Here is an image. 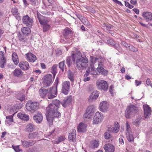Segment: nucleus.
Listing matches in <instances>:
<instances>
[{
	"label": "nucleus",
	"mask_w": 152,
	"mask_h": 152,
	"mask_svg": "<svg viewBox=\"0 0 152 152\" xmlns=\"http://www.w3.org/2000/svg\"><path fill=\"white\" fill-rule=\"evenodd\" d=\"M71 57L78 69L83 70L86 68L88 62V59L86 56H83L80 51H77L75 53H72Z\"/></svg>",
	"instance_id": "obj_1"
},
{
	"label": "nucleus",
	"mask_w": 152,
	"mask_h": 152,
	"mask_svg": "<svg viewBox=\"0 0 152 152\" xmlns=\"http://www.w3.org/2000/svg\"><path fill=\"white\" fill-rule=\"evenodd\" d=\"M58 109L54 105L50 104L46 108V118L50 126L53 125V120L55 118L61 116V114L58 112Z\"/></svg>",
	"instance_id": "obj_2"
},
{
	"label": "nucleus",
	"mask_w": 152,
	"mask_h": 152,
	"mask_svg": "<svg viewBox=\"0 0 152 152\" xmlns=\"http://www.w3.org/2000/svg\"><path fill=\"white\" fill-rule=\"evenodd\" d=\"M138 112L137 108L133 105L128 106L125 111V116L127 118L133 116Z\"/></svg>",
	"instance_id": "obj_3"
},
{
	"label": "nucleus",
	"mask_w": 152,
	"mask_h": 152,
	"mask_svg": "<svg viewBox=\"0 0 152 152\" xmlns=\"http://www.w3.org/2000/svg\"><path fill=\"white\" fill-rule=\"evenodd\" d=\"M39 104L37 102H32L30 101L26 104V109L29 111L34 113L39 108Z\"/></svg>",
	"instance_id": "obj_4"
},
{
	"label": "nucleus",
	"mask_w": 152,
	"mask_h": 152,
	"mask_svg": "<svg viewBox=\"0 0 152 152\" xmlns=\"http://www.w3.org/2000/svg\"><path fill=\"white\" fill-rule=\"evenodd\" d=\"M53 80V76L51 74L45 75L43 79L42 83L45 87H48L51 84Z\"/></svg>",
	"instance_id": "obj_5"
},
{
	"label": "nucleus",
	"mask_w": 152,
	"mask_h": 152,
	"mask_svg": "<svg viewBox=\"0 0 152 152\" xmlns=\"http://www.w3.org/2000/svg\"><path fill=\"white\" fill-rule=\"evenodd\" d=\"M90 74L94 76H94V77H96V75H98V72L95 69L93 64H90L89 67L86 71V73L84 75V77H86Z\"/></svg>",
	"instance_id": "obj_6"
},
{
	"label": "nucleus",
	"mask_w": 152,
	"mask_h": 152,
	"mask_svg": "<svg viewBox=\"0 0 152 152\" xmlns=\"http://www.w3.org/2000/svg\"><path fill=\"white\" fill-rule=\"evenodd\" d=\"M70 87V82L69 81H65L62 84L61 91L65 95H67Z\"/></svg>",
	"instance_id": "obj_7"
},
{
	"label": "nucleus",
	"mask_w": 152,
	"mask_h": 152,
	"mask_svg": "<svg viewBox=\"0 0 152 152\" xmlns=\"http://www.w3.org/2000/svg\"><path fill=\"white\" fill-rule=\"evenodd\" d=\"M96 85L99 89H102L104 91H106L108 88L107 83L106 81L104 80H99L96 82Z\"/></svg>",
	"instance_id": "obj_8"
},
{
	"label": "nucleus",
	"mask_w": 152,
	"mask_h": 152,
	"mask_svg": "<svg viewBox=\"0 0 152 152\" xmlns=\"http://www.w3.org/2000/svg\"><path fill=\"white\" fill-rule=\"evenodd\" d=\"M90 58V62H91L93 64L96 63V64H97L98 66L103 65L104 59L101 56L95 57L92 56H91Z\"/></svg>",
	"instance_id": "obj_9"
},
{
	"label": "nucleus",
	"mask_w": 152,
	"mask_h": 152,
	"mask_svg": "<svg viewBox=\"0 0 152 152\" xmlns=\"http://www.w3.org/2000/svg\"><path fill=\"white\" fill-rule=\"evenodd\" d=\"M57 94V87H50L48 89V97L49 99L53 98L56 97Z\"/></svg>",
	"instance_id": "obj_10"
},
{
	"label": "nucleus",
	"mask_w": 152,
	"mask_h": 152,
	"mask_svg": "<svg viewBox=\"0 0 152 152\" xmlns=\"http://www.w3.org/2000/svg\"><path fill=\"white\" fill-rule=\"evenodd\" d=\"M94 110V106L92 105L89 106L86 110V113L84 115L83 117L85 118H90L93 115Z\"/></svg>",
	"instance_id": "obj_11"
},
{
	"label": "nucleus",
	"mask_w": 152,
	"mask_h": 152,
	"mask_svg": "<svg viewBox=\"0 0 152 152\" xmlns=\"http://www.w3.org/2000/svg\"><path fill=\"white\" fill-rule=\"evenodd\" d=\"M22 20L23 23L28 27H31L33 23L32 19L29 17L28 15L23 16Z\"/></svg>",
	"instance_id": "obj_12"
},
{
	"label": "nucleus",
	"mask_w": 152,
	"mask_h": 152,
	"mask_svg": "<svg viewBox=\"0 0 152 152\" xmlns=\"http://www.w3.org/2000/svg\"><path fill=\"white\" fill-rule=\"evenodd\" d=\"M103 118V115L99 112H97L94 115L93 121L94 124H98L101 122Z\"/></svg>",
	"instance_id": "obj_13"
},
{
	"label": "nucleus",
	"mask_w": 152,
	"mask_h": 152,
	"mask_svg": "<svg viewBox=\"0 0 152 152\" xmlns=\"http://www.w3.org/2000/svg\"><path fill=\"white\" fill-rule=\"evenodd\" d=\"M37 17L38 18L39 22L42 25L47 23L48 22V18L41 15L38 12H37Z\"/></svg>",
	"instance_id": "obj_14"
},
{
	"label": "nucleus",
	"mask_w": 152,
	"mask_h": 152,
	"mask_svg": "<svg viewBox=\"0 0 152 152\" xmlns=\"http://www.w3.org/2000/svg\"><path fill=\"white\" fill-rule=\"evenodd\" d=\"M36 142V141L35 140L22 141V145L23 147H28L34 145Z\"/></svg>",
	"instance_id": "obj_15"
},
{
	"label": "nucleus",
	"mask_w": 152,
	"mask_h": 152,
	"mask_svg": "<svg viewBox=\"0 0 152 152\" xmlns=\"http://www.w3.org/2000/svg\"><path fill=\"white\" fill-rule=\"evenodd\" d=\"M144 115L145 118L148 117L151 114V108L148 105H143Z\"/></svg>",
	"instance_id": "obj_16"
},
{
	"label": "nucleus",
	"mask_w": 152,
	"mask_h": 152,
	"mask_svg": "<svg viewBox=\"0 0 152 152\" xmlns=\"http://www.w3.org/2000/svg\"><path fill=\"white\" fill-rule=\"evenodd\" d=\"M142 15L144 19L147 22L152 20V14L151 12H143Z\"/></svg>",
	"instance_id": "obj_17"
},
{
	"label": "nucleus",
	"mask_w": 152,
	"mask_h": 152,
	"mask_svg": "<svg viewBox=\"0 0 152 152\" xmlns=\"http://www.w3.org/2000/svg\"><path fill=\"white\" fill-rule=\"evenodd\" d=\"M104 148L105 152H114L115 151L114 146L110 144L105 145L104 146Z\"/></svg>",
	"instance_id": "obj_18"
},
{
	"label": "nucleus",
	"mask_w": 152,
	"mask_h": 152,
	"mask_svg": "<svg viewBox=\"0 0 152 152\" xmlns=\"http://www.w3.org/2000/svg\"><path fill=\"white\" fill-rule=\"evenodd\" d=\"M26 56L27 60L29 62H34L37 59L36 56L31 53H28L26 54Z\"/></svg>",
	"instance_id": "obj_19"
},
{
	"label": "nucleus",
	"mask_w": 152,
	"mask_h": 152,
	"mask_svg": "<svg viewBox=\"0 0 152 152\" xmlns=\"http://www.w3.org/2000/svg\"><path fill=\"white\" fill-rule=\"evenodd\" d=\"M19 66L21 69L24 70L28 69L29 68L28 62L25 61L20 62L19 63Z\"/></svg>",
	"instance_id": "obj_20"
},
{
	"label": "nucleus",
	"mask_w": 152,
	"mask_h": 152,
	"mask_svg": "<svg viewBox=\"0 0 152 152\" xmlns=\"http://www.w3.org/2000/svg\"><path fill=\"white\" fill-rule=\"evenodd\" d=\"M33 119L36 123H40L42 120L43 116L41 113L38 112L37 114L34 115Z\"/></svg>",
	"instance_id": "obj_21"
},
{
	"label": "nucleus",
	"mask_w": 152,
	"mask_h": 152,
	"mask_svg": "<svg viewBox=\"0 0 152 152\" xmlns=\"http://www.w3.org/2000/svg\"><path fill=\"white\" fill-rule=\"evenodd\" d=\"M119 128V124L117 122H115L114 127L109 128L108 129L110 131V132L116 133L118 132Z\"/></svg>",
	"instance_id": "obj_22"
},
{
	"label": "nucleus",
	"mask_w": 152,
	"mask_h": 152,
	"mask_svg": "<svg viewBox=\"0 0 152 152\" xmlns=\"http://www.w3.org/2000/svg\"><path fill=\"white\" fill-rule=\"evenodd\" d=\"M108 104L106 102H101L100 104V110L104 112H106L108 108Z\"/></svg>",
	"instance_id": "obj_23"
},
{
	"label": "nucleus",
	"mask_w": 152,
	"mask_h": 152,
	"mask_svg": "<svg viewBox=\"0 0 152 152\" xmlns=\"http://www.w3.org/2000/svg\"><path fill=\"white\" fill-rule=\"evenodd\" d=\"M39 137V133L37 132L30 133L28 135V138L30 140H34L36 139H38Z\"/></svg>",
	"instance_id": "obj_24"
},
{
	"label": "nucleus",
	"mask_w": 152,
	"mask_h": 152,
	"mask_svg": "<svg viewBox=\"0 0 152 152\" xmlns=\"http://www.w3.org/2000/svg\"><path fill=\"white\" fill-rule=\"evenodd\" d=\"M86 125L83 123H81L77 127V131L78 132H84L86 131Z\"/></svg>",
	"instance_id": "obj_25"
},
{
	"label": "nucleus",
	"mask_w": 152,
	"mask_h": 152,
	"mask_svg": "<svg viewBox=\"0 0 152 152\" xmlns=\"http://www.w3.org/2000/svg\"><path fill=\"white\" fill-rule=\"evenodd\" d=\"M99 93L97 91H93L90 96L89 100H95L99 96Z\"/></svg>",
	"instance_id": "obj_26"
},
{
	"label": "nucleus",
	"mask_w": 152,
	"mask_h": 152,
	"mask_svg": "<svg viewBox=\"0 0 152 152\" xmlns=\"http://www.w3.org/2000/svg\"><path fill=\"white\" fill-rule=\"evenodd\" d=\"M35 130V125L31 123L28 124L26 127V132H29L33 131Z\"/></svg>",
	"instance_id": "obj_27"
},
{
	"label": "nucleus",
	"mask_w": 152,
	"mask_h": 152,
	"mask_svg": "<svg viewBox=\"0 0 152 152\" xmlns=\"http://www.w3.org/2000/svg\"><path fill=\"white\" fill-rule=\"evenodd\" d=\"M103 66V65L98 66V67L96 69L98 71L99 73H101L103 75H106L108 72L107 70L104 69Z\"/></svg>",
	"instance_id": "obj_28"
},
{
	"label": "nucleus",
	"mask_w": 152,
	"mask_h": 152,
	"mask_svg": "<svg viewBox=\"0 0 152 152\" xmlns=\"http://www.w3.org/2000/svg\"><path fill=\"white\" fill-rule=\"evenodd\" d=\"M39 92L41 97L43 98L47 94L48 95V89H45L42 87L39 89Z\"/></svg>",
	"instance_id": "obj_29"
},
{
	"label": "nucleus",
	"mask_w": 152,
	"mask_h": 152,
	"mask_svg": "<svg viewBox=\"0 0 152 152\" xmlns=\"http://www.w3.org/2000/svg\"><path fill=\"white\" fill-rule=\"evenodd\" d=\"M72 98L71 96H69L64 100V102L62 103V106L66 107L71 102Z\"/></svg>",
	"instance_id": "obj_30"
},
{
	"label": "nucleus",
	"mask_w": 152,
	"mask_h": 152,
	"mask_svg": "<svg viewBox=\"0 0 152 152\" xmlns=\"http://www.w3.org/2000/svg\"><path fill=\"white\" fill-rule=\"evenodd\" d=\"M18 117L22 119L28 121L29 119V117L28 115L22 113H19L18 114Z\"/></svg>",
	"instance_id": "obj_31"
},
{
	"label": "nucleus",
	"mask_w": 152,
	"mask_h": 152,
	"mask_svg": "<svg viewBox=\"0 0 152 152\" xmlns=\"http://www.w3.org/2000/svg\"><path fill=\"white\" fill-rule=\"evenodd\" d=\"M13 74L14 75L20 77L23 74V72L20 69H16L13 72Z\"/></svg>",
	"instance_id": "obj_32"
},
{
	"label": "nucleus",
	"mask_w": 152,
	"mask_h": 152,
	"mask_svg": "<svg viewBox=\"0 0 152 152\" xmlns=\"http://www.w3.org/2000/svg\"><path fill=\"white\" fill-rule=\"evenodd\" d=\"M76 137V131L73 130V132L69 134L68 139L72 142H74Z\"/></svg>",
	"instance_id": "obj_33"
},
{
	"label": "nucleus",
	"mask_w": 152,
	"mask_h": 152,
	"mask_svg": "<svg viewBox=\"0 0 152 152\" xmlns=\"http://www.w3.org/2000/svg\"><path fill=\"white\" fill-rule=\"evenodd\" d=\"M72 33V30L69 28L68 27L64 29L63 34L65 36H66L69 34H71Z\"/></svg>",
	"instance_id": "obj_34"
},
{
	"label": "nucleus",
	"mask_w": 152,
	"mask_h": 152,
	"mask_svg": "<svg viewBox=\"0 0 152 152\" xmlns=\"http://www.w3.org/2000/svg\"><path fill=\"white\" fill-rule=\"evenodd\" d=\"M12 59L15 64L16 65H17L19 62V61L18 57L16 53H14L12 54Z\"/></svg>",
	"instance_id": "obj_35"
},
{
	"label": "nucleus",
	"mask_w": 152,
	"mask_h": 152,
	"mask_svg": "<svg viewBox=\"0 0 152 152\" xmlns=\"http://www.w3.org/2000/svg\"><path fill=\"white\" fill-rule=\"evenodd\" d=\"M74 74L73 72L70 71H68V77L72 82H73L74 80Z\"/></svg>",
	"instance_id": "obj_36"
},
{
	"label": "nucleus",
	"mask_w": 152,
	"mask_h": 152,
	"mask_svg": "<svg viewBox=\"0 0 152 152\" xmlns=\"http://www.w3.org/2000/svg\"><path fill=\"white\" fill-rule=\"evenodd\" d=\"M60 102L58 100L55 99L53 101L52 103L50 104V105H54L55 106L58 108L60 105Z\"/></svg>",
	"instance_id": "obj_37"
},
{
	"label": "nucleus",
	"mask_w": 152,
	"mask_h": 152,
	"mask_svg": "<svg viewBox=\"0 0 152 152\" xmlns=\"http://www.w3.org/2000/svg\"><path fill=\"white\" fill-rule=\"evenodd\" d=\"M57 66L58 65L57 64H55L51 68V72L53 75L54 77L57 73L56 70Z\"/></svg>",
	"instance_id": "obj_38"
},
{
	"label": "nucleus",
	"mask_w": 152,
	"mask_h": 152,
	"mask_svg": "<svg viewBox=\"0 0 152 152\" xmlns=\"http://www.w3.org/2000/svg\"><path fill=\"white\" fill-rule=\"evenodd\" d=\"M21 31L24 34H27L30 32V30L28 27H23L21 29Z\"/></svg>",
	"instance_id": "obj_39"
},
{
	"label": "nucleus",
	"mask_w": 152,
	"mask_h": 152,
	"mask_svg": "<svg viewBox=\"0 0 152 152\" xmlns=\"http://www.w3.org/2000/svg\"><path fill=\"white\" fill-rule=\"evenodd\" d=\"M99 143L96 140H93L92 141V143L91 145V148H95L98 146Z\"/></svg>",
	"instance_id": "obj_40"
},
{
	"label": "nucleus",
	"mask_w": 152,
	"mask_h": 152,
	"mask_svg": "<svg viewBox=\"0 0 152 152\" xmlns=\"http://www.w3.org/2000/svg\"><path fill=\"white\" fill-rule=\"evenodd\" d=\"M110 131L108 129L104 133V137L106 139H110L112 137L111 135L110 134Z\"/></svg>",
	"instance_id": "obj_41"
},
{
	"label": "nucleus",
	"mask_w": 152,
	"mask_h": 152,
	"mask_svg": "<svg viewBox=\"0 0 152 152\" xmlns=\"http://www.w3.org/2000/svg\"><path fill=\"white\" fill-rule=\"evenodd\" d=\"M126 134L131 133L130 126L127 122L126 123Z\"/></svg>",
	"instance_id": "obj_42"
},
{
	"label": "nucleus",
	"mask_w": 152,
	"mask_h": 152,
	"mask_svg": "<svg viewBox=\"0 0 152 152\" xmlns=\"http://www.w3.org/2000/svg\"><path fill=\"white\" fill-rule=\"evenodd\" d=\"M6 118L7 119V124L9 125H10V122H12L13 121L12 115L7 116H6Z\"/></svg>",
	"instance_id": "obj_43"
},
{
	"label": "nucleus",
	"mask_w": 152,
	"mask_h": 152,
	"mask_svg": "<svg viewBox=\"0 0 152 152\" xmlns=\"http://www.w3.org/2000/svg\"><path fill=\"white\" fill-rule=\"evenodd\" d=\"M43 26V31H46L49 30L50 28V26L47 23L42 25Z\"/></svg>",
	"instance_id": "obj_44"
},
{
	"label": "nucleus",
	"mask_w": 152,
	"mask_h": 152,
	"mask_svg": "<svg viewBox=\"0 0 152 152\" xmlns=\"http://www.w3.org/2000/svg\"><path fill=\"white\" fill-rule=\"evenodd\" d=\"M128 140L129 141H132L134 140V138L131 133L126 134Z\"/></svg>",
	"instance_id": "obj_45"
},
{
	"label": "nucleus",
	"mask_w": 152,
	"mask_h": 152,
	"mask_svg": "<svg viewBox=\"0 0 152 152\" xmlns=\"http://www.w3.org/2000/svg\"><path fill=\"white\" fill-rule=\"evenodd\" d=\"M128 48H129V50L132 51L134 52H137L138 51L137 48H135L133 46L130 45H129Z\"/></svg>",
	"instance_id": "obj_46"
},
{
	"label": "nucleus",
	"mask_w": 152,
	"mask_h": 152,
	"mask_svg": "<svg viewBox=\"0 0 152 152\" xmlns=\"http://www.w3.org/2000/svg\"><path fill=\"white\" fill-rule=\"evenodd\" d=\"M64 61L59 64V67L63 71H64Z\"/></svg>",
	"instance_id": "obj_47"
},
{
	"label": "nucleus",
	"mask_w": 152,
	"mask_h": 152,
	"mask_svg": "<svg viewBox=\"0 0 152 152\" xmlns=\"http://www.w3.org/2000/svg\"><path fill=\"white\" fill-rule=\"evenodd\" d=\"M103 25L107 28V30L111 29L113 27V26H112L110 24L108 23H103Z\"/></svg>",
	"instance_id": "obj_48"
},
{
	"label": "nucleus",
	"mask_w": 152,
	"mask_h": 152,
	"mask_svg": "<svg viewBox=\"0 0 152 152\" xmlns=\"http://www.w3.org/2000/svg\"><path fill=\"white\" fill-rule=\"evenodd\" d=\"M11 12L13 15H17L18 13V9L15 7L12 8V9Z\"/></svg>",
	"instance_id": "obj_49"
},
{
	"label": "nucleus",
	"mask_w": 152,
	"mask_h": 152,
	"mask_svg": "<svg viewBox=\"0 0 152 152\" xmlns=\"http://www.w3.org/2000/svg\"><path fill=\"white\" fill-rule=\"evenodd\" d=\"M65 140V137L63 136H61L59 137L58 140L56 141V143L58 144L60 142H61Z\"/></svg>",
	"instance_id": "obj_50"
},
{
	"label": "nucleus",
	"mask_w": 152,
	"mask_h": 152,
	"mask_svg": "<svg viewBox=\"0 0 152 152\" xmlns=\"http://www.w3.org/2000/svg\"><path fill=\"white\" fill-rule=\"evenodd\" d=\"M17 99L21 101H23L25 100V96L24 94H22L20 96H18Z\"/></svg>",
	"instance_id": "obj_51"
},
{
	"label": "nucleus",
	"mask_w": 152,
	"mask_h": 152,
	"mask_svg": "<svg viewBox=\"0 0 152 152\" xmlns=\"http://www.w3.org/2000/svg\"><path fill=\"white\" fill-rule=\"evenodd\" d=\"M84 25H88L89 24V23L88 21L84 17L83 19L81 21Z\"/></svg>",
	"instance_id": "obj_52"
},
{
	"label": "nucleus",
	"mask_w": 152,
	"mask_h": 152,
	"mask_svg": "<svg viewBox=\"0 0 152 152\" xmlns=\"http://www.w3.org/2000/svg\"><path fill=\"white\" fill-rule=\"evenodd\" d=\"M66 64L68 65L69 66L71 64V58L70 57H68L66 58Z\"/></svg>",
	"instance_id": "obj_53"
},
{
	"label": "nucleus",
	"mask_w": 152,
	"mask_h": 152,
	"mask_svg": "<svg viewBox=\"0 0 152 152\" xmlns=\"http://www.w3.org/2000/svg\"><path fill=\"white\" fill-rule=\"evenodd\" d=\"M18 36L19 40L20 41L23 42H26L24 38L23 37H22L19 34H18Z\"/></svg>",
	"instance_id": "obj_54"
},
{
	"label": "nucleus",
	"mask_w": 152,
	"mask_h": 152,
	"mask_svg": "<svg viewBox=\"0 0 152 152\" xmlns=\"http://www.w3.org/2000/svg\"><path fill=\"white\" fill-rule=\"evenodd\" d=\"M107 42L108 44L113 46V45H114V43H115V42L112 39H108L107 41Z\"/></svg>",
	"instance_id": "obj_55"
},
{
	"label": "nucleus",
	"mask_w": 152,
	"mask_h": 152,
	"mask_svg": "<svg viewBox=\"0 0 152 152\" xmlns=\"http://www.w3.org/2000/svg\"><path fill=\"white\" fill-rule=\"evenodd\" d=\"M14 149L16 152H22V150L19 148V146H15Z\"/></svg>",
	"instance_id": "obj_56"
},
{
	"label": "nucleus",
	"mask_w": 152,
	"mask_h": 152,
	"mask_svg": "<svg viewBox=\"0 0 152 152\" xmlns=\"http://www.w3.org/2000/svg\"><path fill=\"white\" fill-rule=\"evenodd\" d=\"M121 45L126 47V48H128L129 45H128L127 43L124 41H121Z\"/></svg>",
	"instance_id": "obj_57"
},
{
	"label": "nucleus",
	"mask_w": 152,
	"mask_h": 152,
	"mask_svg": "<svg viewBox=\"0 0 152 152\" xmlns=\"http://www.w3.org/2000/svg\"><path fill=\"white\" fill-rule=\"evenodd\" d=\"M30 2L33 5H36L38 3L39 0H30Z\"/></svg>",
	"instance_id": "obj_58"
},
{
	"label": "nucleus",
	"mask_w": 152,
	"mask_h": 152,
	"mask_svg": "<svg viewBox=\"0 0 152 152\" xmlns=\"http://www.w3.org/2000/svg\"><path fill=\"white\" fill-rule=\"evenodd\" d=\"M140 120H137L133 122V124L136 126H137L140 123Z\"/></svg>",
	"instance_id": "obj_59"
},
{
	"label": "nucleus",
	"mask_w": 152,
	"mask_h": 152,
	"mask_svg": "<svg viewBox=\"0 0 152 152\" xmlns=\"http://www.w3.org/2000/svg\"><path fill=\"white\" fill-rule=\"evenodd\" d=\"M76 15L80 21H81L84 17L82 15H81L80 14H77Z\"/></svg>",
	"instance_id": "obj_60"
},
{
	"label": "nucleus",
	"mask_w": 152,
	"mask_h": 152,
	"mask_svg": "<svg viewBox=\"0 0 152 152\" xmlns=\"http://www.w3.org/2000/svg\"><path fill=\"white\" fill-rule=\"evenodd\" d=\"M115 3L117 4H118L120 5L121 6H122L123 4L121 3V2L117 0H112Z\"/></svg>",
	"instance_id": "obj_61"
},
{
	"label": "nucleus",
	"mask_w": 152,
	"mask_h": 152,
	"mask_svg": "<svg viewBox=\"0 0 152 152\" xmlns=\"http://www.w3.org/2000/svg\"><path fill=\"white\" fill-rule=\"evenodd\" d=\"M142 82L141 81H138L137 80H135V83L136 86H137L141 84Z\"/></svg>",
	"instance_id": "obj_62"
},
{
	"label": "nucleus",
	"mask_w": 152,
	"mask_h": 152,
	"mask_svg": "<svg viewBox=\"0 0 152 152\" xmlns=\"http://www.w3.org/2000/svg\"><path fill=\"white\" fill-rule=\"evenodd\" d=\"M119 143L121 144H124V141L122 137H120L119 139Z\"/></svg>",
	"instance_id": "obj_63"
},
{
	"label": "nucleus",
	"mask_w": 152,
	"mask_h": 152,
	"mask_svg": "<svg viewBox=\"0 0 152 152\" xmlns=\"http://www.w3.org/2000/svg\"><path fill=\"white\" fill-rule=\"evenodd\" d=\"M41 66L42 67V68L43 69H45L46 68V65L44 63H41Z\"/></svg>",
	"instance_id": "obj_64"
}]
</instances>
